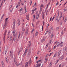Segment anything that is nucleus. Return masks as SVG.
Returning <instances> with one entry per match:
<instances>
[{
    "instance_id": "nucleus-1",
    "label": "nucleus",
    "mask_w": 67,
    "mask_h": 67,
    "mask_svg": "<svg viewBox=\"0 0 67 67\" xmlns=\"http://www.w3.org/2000/svg\"><path fill=\"white\" fill-rule=\"evenodd\" d=\"M13 35L14 37V40L15 41L17 39V33H15V30H14L13 31Z\"/></svg>"
},
{
    "instance_id": "nucleus-2",
    "label": "nucleus",
    "mask_w": 67,
    "mask_h": 67,
    "mask_svg": "<svg viewBox=\"0 0 67 67\" xmlns=\"http://www.w3.org/2000/svg\"><path fill=\"white\" fill-rule=\"evenodd\" d=\"M8 18H7L5 20V23L3 26V29H6L7 27V24H8Z\"/></svg>"
},
{
    "instance_id": "nucleus-3",
    "label": "nucleus",
    "mask_w": 67,
    "mask_h": 67,
    "mask_svg": "<svg viewBox=\"0 0 67 67\" xmlns=\"http://www.w3.org/2000/svg\"><path fill=\"white\" fill-rule=\"evenodd\" d=\"M42 8L40 7L39 13L38 14H36V19L37 20H38V18H39V14H40L41 13V11H42Z\"/></svg>"
},
{
    "instance_id": "nucleus-4",
    "label": "nucleus",
    "mask_w": 67,
    "mask_h": 67,
    "mask_svg": "<svg viewBox=\"0 0 67 67\" xmlns=\"http://www.w3.org/2000/svg\"><path fill=\"white\" fill-rule=\"evenodd\" d=\"M56 45L57 46V47L58 46H60V47H62L63 46V42H61L60 44L58 42L56 44Z\"/></svg>"
},
{
    "instance_id": "nucleus-5",
    "label": "nucleus",
    "mask_w": 67,
    "mask_h": 67,
    "mask_svg": "<svg viewBox=\"0 0 67 67\" xmlns=\"http://www.w3.org/2000/svg\"><path fill=\"white\" fill-rule=\"evenodd\" d=\"M16 60H17L16 59V58H15L14 59V62L15 63L16 66H17V67H18V66H19L20 65V63L18 64L17 63H16Z\"/></svg>"
},
{
    "instance_id": "nucleus-6",
    "label": "nucleus",
    "mask_w": 67,
    "mask_h": 67,
    "mask_svg": "<svg viewBox=\"0 0 67 67\" xmlns=\"http://www.w3.org/2000/svg\"><path fill=\"white\" fill-rule=\"evenodd\" d=\"M27 51H28V49H26L25 50V51L24 52V54H23V56H25V55H26V53H27Z\"/></svg>"
},
{
    "instance_id": "nucleus-7",
    "label": "nucleus",
    "mask_w": 67,
    "mask_h": 67,
    "mask_svg": "<svg viewBox=\"0 0 67 67\" xmlns=\"http://www.w3.org/2000/svg\"><path fill=\"white\" fill-rule=\"evenodd\" d=\"M30 66V64H29L27 62H26L25 64V66L26 67H27L28 66Z\"/></svg>"
},
{
    "instance_id": "nucleus-8",
    "label": "nucleus",
    "mask_w": 67,
    "mask_h": 67,
    "mask_svg": "<svg viewBox=\"0 0 67 67\" xmlns=\"http://www.w3.org/2000/svg\"><path fill=\"white\" fill-rule=\"evenodd\" d=\"M10 57H11L12 58H13V53H12L11 51H10Z\"/></svg>"
},
{
    "instance_id": "nucleus-9",
    "label": "nucleus",
    "mask_w": 67,
    "mask_h": 67,
    "mask_svg": "<svg viewBox=\"0 0 67 67\" xmlns=\"http://www.w3.org/2000/svg\"><path fill=\"white\" fill-rule=\"evenodd\" d=\"M55 21L57 22H59V19L58 20V15L57 16V17Z\"/></svg>"
},
{
    "instance_id": "nucleus-10",
    "label": "nucleus",
    "mask_w": 67,
    "mask_h": 67,
    "mask_svg": "<svg viewBox=\"0 0 67 67\" xmlns=\"http://www.w3.org/2000/svg\"><path fill=\"white\" fill-rule=\"evenodd\" d=\"M24 9L25 10V13H26V6H25L24 7Z\"/></svg>"
},
{
    "instance_id": "nucleus-11",
    "label": "nucleus",
    "mask_w": 67,
    "mask_h": 67,
    "mask_svg": "<svg viewBox=\"0 0 67 67\" xmlns=\"http://www.w3.org/2000/svg\"><path fill=\"white\" fill-rule=\"evenodd\" d=\"M26 18L27 20H29V15H28L26 16Z\"/></svg>"
},
{
    "instance_id": "nucleus-12",
    "label": "nucleus",
    "mask_w": 67,
    "mask_h": 67,
    "mask_svg": "<svg viewBox=\"0 0 67 67\" xmlns=\"http://www.w3.org/2000/svg\"><path fill=\"white\" fill-rule=\"evenodd\" d=\"M57 55V53H56L53 57V58H54V57H56Z\"/></svg>"
},
{
    "instance_id": "nucleus-13",
    "label": "nucleus",
    "mask_w": 67,
    "mask_h": 67,
    "mask_svg": "<svg viewBox=\"0 0 67 67\" xmlns=\"http://www.w3.org/2000/svg\"><path fill=\"white\" fill-rule=\"evenodd\" d=\"M12 40V36H10V37L9 41H11Z\"/></svg>"
},
{
    "instance_id": "nucleus-14",
    "label": "nucleus",
    "mask_w": 67,
    "mask_h": 67,
    "mask_svg": "<svg viewBox=\"0 0 67 67\" xmlns=\"http://www.w3.org/2000/svg\"><path fill=\"white\" fill-rule=\"evenodd\" d=\"M63 58H64V56L63 55L62 57H60L59 58V59H60V60H62V59H63Z\"/></svg>"
},
{
    "instance_id": "nucleus-15",
    "label": "nucleus",
    "mask_w": 67,
    "mask_h": 67,
    "mask_svg": "<svg viewBox=\"0 0 67 67\" xmlns=\"http://www.w3.org/2000/svg\"><path fill=\"white\" fill-rule=\"evenodd\" d=\"M61 51H60L58 53V57H59V55L60 54V53H61Z\"/></svg>"
},
{
    "instance_id": "nucleus-16",
    "label": "nucleus",
    "mask_w": 67,
    "mask_h": 67,
    "mask_svg": "<svg viewBox=\"0 0 67 67\" xmlns=\"http://www.w3.org/2000/svg\"><path fill=\"white\" fill-rule=\"evenodd\" d=\"M15 21H14L13 23V25H14L13 26V27L14 28V29H15Z\"/></svg>"
},
{
    "instance_id": "nucleus-17",
    "label": "nucleus",
    "mask_w": 67,
    "mask_h": 67,
    "mask_svg": "<svg viewBox=\"0 0 67 67\" xmlns=\"http://www.w3.org/2000/svg\"><path fill=\"white\" fill-rule=\"evenodd\" d=\"M2 66V67H4V63H3V61H2L1 62Z\"/></svg>"
},
{
    "instance_id": "nucleus-18",
    "label": "nucleus",
    "mask_w": 67,
    "mask_h": 67,
    "mask_svg": "<svg viewBox=\"0 0 67 67\" xmlns=\"http://www.w3.org/2000/svg\"><path fill=\"white\" fill-rule=\"evenodd\" d=\"M32 60H31V59H30L29 61H28V63L29 64H30L31 63H32Z\"/></svg>"
},
{
    "instance_id": "nucleus-19",
    "label": "nucleus",
    "mask_w": 67,
    "mask_h": 67,
    "mask_svg": "<svg viewBox=\"0 0 67 67\" xmlns=\"http://www.w3.org/2000/svg\"><path fill=\"white\" fill-rule=\"evenodd\" d=\"M30 46H31V41H30L28 47H30Z\"/></svg>"
},
{
    "instance_id": "nucleus-20",
    "label": "nucleus",
    "mask_w": 67,
    "mask_h": 67,
    "mask_svg": "<svg viewBox=\"0 0 67 67\" xmlns=\"http://www.w3.org/2000/svg\"><path fill=\"white\" fill-rule=\"evenodd\" d=\"M44 41H45V39L44 38H43L41 42H42V43H43V42H44Z\"/></svg>"
},
{
    "instance_id": "nucleus-21",
    "label": "nucleus",
    "mask_w": 67,
    "mask_h": 67,
    "mask_svg": "<svg viewBox=\"0 0 67 67\" xmlns=\"http://www.w3.org/2000/svg\"><path fill=\"white\" fill-rule=\"evenodd\" d=\"M47 62V58H45V60L44 61L45 63H46Z\"/></svg>"
},
{
    "instance_id": "nucleus-22",
    "label": "nucleus",
    "mask_w": 67,
    "mask_h": 67,
    "mask_svg": "<svg viewBox=\"0 0 67 67\" xmlns=\"http://www.w3.org/2000/svg\"><path fill=\"white\" fill-rule=\"evenodd\" d=\"M7 34V30H5V31L4 32V36H5L6 35V34Z\"/></svg>"
},
{
    "instance_id": "nucleus-23",
    "label": "nucleus",
    "mask_w": 67,
    "mask_h": 67,
    "mask_svg": "<svg viewBox=\"0 0 67 67\" xmlns=\"http://www.w3.org/2000/svg\"><path fill=\"white\" fill-rule=\"evenodd\" d=\"M6 61L7 63L9 62V59L8 58H7L6 59Z\"/></svg>"
},
{
    "instance_id": "nucleus-24",
    "label": "nucleus",
    "mask_w": 67,
    "mask_h": 67,
    "mask_svg": "<svg viewBox=\"0 0 67 67\" xmlns=\"http://www.w3.org/2000/svg\"><path fill=\"white\" fill-rule=\"evenodd\" d=\"M55 30H56V31H58V30H59V27H57L55 29Z\"/></svg>"
},
{
    "instance_id": "nucleus-25",
    "label": "nucleus",
    "mask_w": 67,
    "mask_h": 67,
    "mask_svg": "<svg viewBox=\"0 0 67 67\" xmlns=\"http://www.w3.org/2000/svg\"><path fill=\"white\" fill-rule=\"evenodd\" d=\"M25 29H24L23 30H22V34H23V33L25 31Z\"/></svg>"
},
{
    "instance_id": "nucleus-26",
    "label": "nucleus",
    "mask_w": 67,
    "mask_h": 67,
    "mask_svg": "<svg viewBox=\"0 0 67 67\" xmlns=\"http://www.w3.org/2000/svg\"><path fill=\"white\" fill-rule=\"evenodd\" d=\"M38 35V32L37 31L35 34V36H37Z\"/></svg>"
},
{
    "instance_id": "nucleus-27",
    "label": "nucleus",
    "mask_w": 67,
    "mask_h": 67,
    "mask_svg": "<svg viewBox=\"0 0 67 67\" xmlns=\"http://www.w3.org/2000/svg\"><path fill=\"white\" fill-rule=\"evenodd\" d=\"M48 5H49V4H48V5H47L46 7V10L45 11V12H46V9H47L48 8Z\"/></svg>"
},
{
    "instance_id": "nucleus-28",
    "label": "nucleus",
    "mask_w": 67,
    "mask_h": 67,
    "mask_svg": "<svg viewBox=\"0 0 67 67\" xmlns=\"http://www.w3.org/2000/svg\"><path fill=\"white\" fill-rule=\"evenodd\" d=\"M63 32H64V31H62L61 34V35L62 36L63 35Z\"/></svg>"
},
{
    "instance_id": "nucleus-29",
    "label": "nucleus",
    "mask_w": 67,
    "mask_h": 67,
    "mask_svg": "<svg viewBox=\"0 0 67 67\" xmlns=\"http://www.w3.org/2000/svg\"><path fill=\"white\" fill-rule=\"evenodd\" d=\"M52 62H51L50 63V64L49 65V66H52Z\"/></svg>"
},
{
    "instance_id": "nucleus-30",
    "label": "nucleus",
    "mask_w": 67,
    "mask_h": 67,
    "mask_svg": "<svg viewBox=\"0 0 67 67\" xmlns=\"http://www.w3.org/2000/svg\"><path fill=\"white\" fill-rule=\"evenodd\" d=\"M44 7V5H43L42 4H41V6H40V8H41V7L42 8H43V7Z\"/></svg>"
},
{
    "instance_id": "nucleus-31",
    "label": "nucleus",
    "mask_w": 67,
    "mask_h": 67,
    "mask_svg": "<svg viewBox=\"0 0 67 67\" xmlns=\"http://www.w3.org/2000/svg\"><path fill=\"white\" fill-rule=\"evenodd\" d=\"M31 24L33 27H34V24H33V23H31Z\"/></svg>"
},
{
    "instance_id": "nucleus-32",
    "label": "nucleus",
    "mask_w": 67,
    "mask_h": 67,
    "mask_svg": "<svg viewBox=\"0 0 67 67\" xmlns=\"http://www.w3.org/2000/svg\"><path fill=\"white\" fill-rule=\"evenodd\" d=\"M53 52H52L50 53V54L49 55V56H51V55H52V54H53Z\"/></svg>"
},
{
    "instance_id": "nucleus-33",
    "label": "nucleus",
    "mask_w": 67,
    "mask_h": 67,
    "mask_svg": "<svg viewBox=\"0 0 67 67\" xmlns=\"http://www.w3.org/2000/svg\"><path fill=\"white\" fill-rule=\"evenodd\" d=\"M7 49H6V50H5V54H7Z\"/></svg>"
},
{
    "instance_id": "nucleus-34",
    "label": "nucleus",
    "mask_w": 67,
    "mask_h": 67,
    "mask_svg": "<svg viewBox=\"0 0 67 67\" xmlns=\"http://www.w3.org/2000/svg\"><path fill=\"white\" fill-rule=\"evenodd\" d=\"M56 45H55V46L54 47H53V49L54 50L55 49V48H56Z\"/></svg>"
},
{
    "instance_id": "nucleus-35",
    "label": "nucleus",
    "mask_w": 67,
    "mask_h": 67,
    "mask_svg": "<svg viewBox=\"0 0 67 67\" xmlns=\"http://www.w3.org/2000/svg\"><path fill=\"white\" fill-rule=\"evenodd\" d=\"M20 24V21L18 22V25H19Z\"/></svg>"
},
{
    "instance_id": "nucleus-36",
    "label": "nucleus",
    "mask_w": 67,
    "mask_h": 67,
    "mask_svg": "<svg viewBox=\"0 0 67 67\" xmlns=\"http://www.w3.org/2000/svg\"><path fill=\"white\" fill-rule=\"evenodd\" d=\"M44 16H45L43 14L42 15L43 19H44Z\"/></svg>"
},
{
    "instance_id": "nucleus-37",
    "label": "nucleus",
    "mask_w": 67,
    "mask_h": 67,
    "mask_svg": "<svg viewBox=\"0 0 67 67\" xmlns=\"http://www.w3.org/2000/svg\"><path fill=\"white\" fill-rule=\"evenodd\" d=\"M10 31H9L8 32V34H7V35H9H9L10 34Z\"/></svg>"
},
{
    "instance_id": "nucleus-38",
    "label": "nucleus",
    "mask_w": 67,
    "mask_h": 67,
    "mask_svg": "<svg viewBox=\"0 0 67 67\" xmlns=\"http://www.w3.org/2000/svg\"><path fill=\"white\" fill-rule=\"evenodd\" d=\"M23 9V8H21L20 9V12H21V11H22V10Z\"/></svg>"
},
{
    "instance_id": "nucleus-39",
    "label": "nucleus",
    "mask_w": 67,
    "mask_h": 67,
    "mask_svg": "<svg viewBox=\"0 0 67 67\" xmlns=\"http://www.w3.org/2000/svg\"><path fill=\"white\" fill-rule=\"evenodd\" d=\"M28 34V32H27V31H26V35H27V34Z\"/></svg>"
},
{
    "instance_id": "nucleus-40",
    "label": "nucleus",
    "mask_w": 67,
    "mask_h": 67,
    "mask_svg": "<svg viewBox=\"0 0 67 67\" xmlns=\"http://www.w3.org/2000/svg\"><path fill=\"white\" fill-rule=\"evenodd\" d=\"M66 49H66V48H65L64 49V51H66Z\"/></svg>"
},
{
    "instance_id": "nucleus-41",
    "label": "nucleus",
    "mask_w": 67,
    "mask_h": 67,
    "mask_svg": "<svg viewBox=\"0 0 67 67\" xmlns=\"http://www.w3.org/2000/svg\"><path fill=\"white\" fill-rule=\"evenodd\" d=\"M51 38H53V34H51Z\"/></svg>"
},
{
    "instance_id": "nucleus-42",
    "label": "nucleus",
    "mask_w": 67,
    "mask_h": 67,
    "mask_svg": "<svg viewBox=\"0 0 67 67\" xmlns=\"http://www.w3.org/2000/svg\"><path fill=\"white\" fill-rule=\"evenodd\" d=\"M48 44H47L46 45V47H48Z\"/></svg>"
},
{
    "instance_id": "nucleus-43",
    "label": "nucleus",
    "mask_w": 67,
    "mask_h": 67,
    "mask_svg": "<svg viewBox=\"0 0 67 67\" xmlns=\"http://www.w3.org/2000/svg\"><path fill=\"white\" fill-rule=\"evenodd\" d=\"M31 54V51H30L28 52V55H30Z\"/></svg>"
},
{
    "instance_id": "nucleus-44",
    "label": "nucleus",
    "mask_w": 67,
    "mask_h": 67,
    "mask_svg": "<svg viewBox=\"0 0 67 67\" xmlns=\"http://www.w3.org/2000/svg\"><path fill=\"white\" fill-rule=\"evenodd\" d=\"M33 31H34V29H32V31L31 32V33H32L33 32Z\"/></svg>"
},
{
    "instance_id": "nucleus-45",
    "label": "nucleus",
    "mask_w": 67,
    "mask_h": 67,
    "mask_svg": "<svg viewBox=\"0 0 67 67\" xmlns=\"http://www.w3.org/2000/svg\"><path fill=\"white\" fill-rule=\"evenodd\" d=\"M67 19H65V20H64V22H66V21H67Z\"/></svg>"
},
{
    "instance_id": "nucleus-46",
    "label": "nucleus",
    "mask_w": 67,
    "mask_h": 67,
    "mask_svg": "<svg viewBox=\"0 0 67 67\" xmlns=\"http://www.w3.org/2000/svg\"><path fill=\"white\" fill-rule=\"evenodd\" d=\"M2 19L1 18V20L0 21V22H1H1H2Z\"/></svg>"
},
{
    "instance_id": "nucleus-47",
    "label": "nucleus",
    "mask_w": 67,
    "mask_h": 67,
    "mask_svg": "<svg viewBox=\"0 0 67 67\" xmlns=\"http://www.w3.org/2000/svg\"><path fill=\"white\" fill-rule=\"evenodd\" d=\"M4 16V15L3 14V15H2L1 19H2V18H3Z\"/></svg>"
},
{
    "instance_id": "nucleus-48",
    "label": "nucleus",
    "mask_w": 67,
    "mask_h": 67,
    "mask_svg": "<svg viewBox=\"0 0 67 67\" xmlns=\"http://www.w3.org/2000/svg\"><path fill=\"white\" fill-rule=\"evenodd\" d=\"M39 62H40V63H42V60H40L39 61Z\"/></svg>"
},
{
    "instance_id": "nucleus-49",
    "label": "nucleus",
    "mask_w": 67,
    "mask_h": 67,
    "mask_svg": "<svg viewBox=\"0 0 67 67\" xmlns=\"http://www.w3.org/2000/svg\"><path fill=\"white\" fill-rule=\"evenodd\" d=\"M38 64H37L36 66L35 67H38Z\"/></svg>"
},
{
    "instance_id": "nucleus-50",
    "label": "nucleus",
    "mask_w": 67,
    "mask_h": 67,
    "mask_svg": "<svg viewBox=\"0 0 67 67\" xmlns=\"http://www.w3.org/2000/svg\"><path fill=\"white\" fill-rule=\"evenodd\" d=\"M58 4V2L56 4V5H57Z\"/></svg>"
},
{
    "instance_id": "nucleus-51",
    "label": "nucleus",
    "mask_w": 67,
    "mask_h": 67,
    "mask_svg": "<svg viewBox=\"0 0 67 67\" xmlns=\"http://www.w3.org/2000/svg\"><path fill=\"white\" fill-rule=\"evenodd\" d=\"M48 54H47V55H46V57H48Z\"/></svg>"
},
{
    "instance_id": "nucleus-52",
    "label": "nucleus",
    "mask_w": 67,
    "mask_h": 67,
    "mask_svg": "<svg viewBox=\"0 0 67 67\" xmlns=\"http://www.w3.org/2000/svg\"><path fill=\"white\" fill-rule=\"evenodd\" d=\"M36 8H35V9H34L32 10L34 11H36Z\"/></svg>"
},
{
    "instance_id": "nucleus-53",
    "label": "nucleus",
    "mask_w": 67,
    "mask_h": 67,
    "mask_svg": "<svg viewBox=\"0 0 67 67\" xmlns=\"http://www.w3.org/2000/svg\"><path fill=\"white\" fill-rule=\"evenodd\" d=\"M35 18H34L33 19V21H34V20H35Z\"/></svg>"
},
{
    "instance_id": "nucleus-54",
    "label": "nucleus",
    "mask_w": 67,
    "mask_h": 67,
    "mask_svg": "<svg viewBox=\"0 0 67 67\" xmlns=\"http://www.w3.org/2000/svg\"><path fill=\"white\" fill-rule=\"evenodd\" d=\"M52 18V17H51V18H50V20H49V21H50V22H51V21Z\"/></svg>"
},
{
    "instance_id": "nucleus-55",
    "label": "nucleus",
    "mask_w": 67,
    "mask_h": 67,
    "mask_svg": "<svg viewBox=\"0 0 67 67\" xmlns=\"http://www.w3.org/2000/svg\"><path fill=\"white\" fill-rule=\"evenodd\" d=\"M62 67V65L60 64L59 66V67Z\"/></svg>"
},
{
    "instance_id": "nucleus-56",
    "label": "nucleus",
    "mask_w": 67,
    "mask_h": 67,
    "mask_svg": "<svg viewBox=\"0 0 67 67\" xmlns=\"http://www.w3.org/2000/svg\"><path fill=\"white\" fill-rule=\"evenodd\" d=\"M3 40H4V41H5V36H4V37H3Z\"/></svg>"
},
{
    "instance_id": "nucleus-57",
    "label": "nucleus",
    "mask_w": 67,
    "mask_h": 67,
    "mask_svg": "<svg viewBox=\"0 0 67 67\" xmlns=\"http://www.w3.org/2000/svg\"><path fill=\"white\" fill-rule=\"evenodd\" d=\"M40 53V51H38L37 53V54H38H38H39V53Z\"/></svg>"
},
{
    "instance_id": "nucleus-58",
    "label": "nucleus",
    "mask_w": 67,
    "mask_h": 67,
    "mask_svg": "<svg viewBox=\"0 0 67 67\" xmlns=\"http://www.w3.org/2000/svg\"><path fill=\"white\" fill-rule=\"evenodd\" d=\"M47 32H48V31H46L44 35H46L47 33Z\"/></svg>"
},
{
    "instance_id": "nucleus-59",
    "label": "nucleus",
    "mask_w": 67,
    "mask_h": 67,
    "mask_svg": "<svg viewBox=\"0 0 67 67\" xmlns=\"http://www.w3.org/2000/svg\"><path fill=\"white\" fill-rule=\"evenodd\" d=\"M62 14L61 13V14L60 16V18H62Z\"/></svg>"
},
{
    "instance_id": "nucleus-60",
    "label": "nucleus",
    "mask_w": 67,
    "mask_h": 67,
    "mask_svg": "<svg viewBox=\"0 0 67 67\" xmlns=\"http://www.w3.org/2000/svg\"><path fill=\"white\" fill-rule=\"evenodd\" d=\"M55 19V17H53V18H52V21H53L54 20V19Z\"/></svg>"
},
{
    "instance_id": "nucleus-61",
    "label": "nucleus",
    "mask_w": 67,
    "mask_h": 67,
    "mask_svg": "<svg viewBox=\"0 0 67 67\" xmlns=\"http://www.w3.org/2000/svg\"><path fill=\"white\" fill-rule=\"evenodd\" d=\"M19 7V5H17L16 7V8H18Z\"/></svg>"
},
{
    "instance_id": "nucleus-62",
    "label": "nucleus",
    "mask_w": 67,
    "mask_h": 67,
    "mask_svg": "<svg viewBox=\"0 0 67 67\" xmlns=\"http://www.w3.org/2000/svg\"><path fill=\"white\" fill-rule=\"evenodd\" d=\"M17 21H18V22H20V19H18L17 20Z\"/></svg>"
},
{
    "instance_id": "nucleus-63",
    "label": "nucleus",
    "mask_w": 67,
    "mask_h": 67,
    "mask_svg": "<svg viewBox=\"0 0 67 67\" xmlns=\"http://www.w3.org/2000/svg\"><path fill=\"white\" fill-rule=\"evenodd\" d=\"M66 31V28H65L64 29V32H65Z\"/></svg>"
},
{
    "instance_id": "nucleus-64",
    "label": "nucleus",
    "mask_w": 67,
    "mask_h": 67,
    "mask_svg": "<svg viewBox=\"0 0 67 67\" xmlns=\"http://www.w3.org/2000/svg\"><path fill=\"white\" fill-rule=\"evenodd\" d=\"M34 13V11L32 10V14H33Z\"/></svg>"
}]
</instances>
